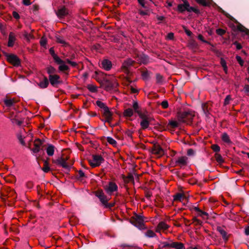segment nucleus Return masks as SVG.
Wrapping results in <instances>:
<instances>
[{"mask_svg": "<svg viewBox=\"0 0 249 249\" xmlns=\"http://www.w3.org/2000/svg\"><path fill=\"white\" fill-rule=\"evenodd\" d=\"M195 115L193 112L189 109L184 111H178L177 113L176 117L180 123H186L191 124Z\"/></svg>", "mask_w": 249, "mask_h": 249, "instance_id": "obj_1", "label": "nucleus"}, {"mask_svg": "<svg viewBox=\"0 0 249 249\" xmlns=\"http://www.w3.org/2000/svg\"><path fill=\"white\" fill-rule=\"evenodd\" d=\"M181 1L183 3L178 4L177 6V11L179 13H183L187 11L189 13L193 12L197 14H200L199 10L191 6L187 0H181Z\"/></svg>", "mask_w": 249, "mask_h": 249, "instance_id": "obj_2", "label": "nucleus"}, {"mask_svg": "<svg viewBox=\"0 0 249 249\" xmlns=\"http://www.w3.org/2000/svg\"><path fill=\"white\" fill-rule=\"evenodd\" d=\"M133 57L140 65H146L150 63V58L149 56L142 52L135 53Z\"/></svg>", "mask_w": 249, "mask_h": 249, "instance_id": "obj_3", "label": "nucleus"}, {"mask_svg": "<svg viewBox=\"0 0 249 249\" xmlns=\"http://www.w3.org/2000/svg\"><path fill=\"white\" fill-rule=\"evenodd\" d=\"M129 222L140 230L145 228L143 223V217L137 213H135L134 215L131 217Z\"/></svg>", "mask_w": 249, "mask_h": 249, "instance_id": "obj_4", "label": "nucleus"}, {"mask_svg": "<svg viewBox=\"0 0 249 249\" xmlns=\"http://www.w3.org/2000/svg\"><path fill=\"white\" fill-rule=\"evenodd\" d=\"M4 56L6 57V59L8 62L12 64L13 66L18 67L20 66L21 61L17 55L14 54H9L4 51H2Z\"/></svg>", "mask_w": 249, "mask_h": 249, "instance_id": "obj_5", "label": "nucleus"}, {"mask_svg": "<svg viewBox=\"0 0 249 249\" xmlns=\"http://www.w3.org/2000/svg\"><path fill=\"white\" fill-rule=\"evenodd\" d=\"M139 117L142 121L140 122V125L142 129L147 128L150 124V122L153 120L149 115L145 113H140Z\"/></svg>", "mask_w": 249, "mask_h": 249, "instance_id": "obj_6", "label": "nucleus"}, {"mask_svg": "<svg viewBox=\"0 0 249 249\" xmlns=\"http://www.w3.org/2000/svg\"><path fill=\"white\" fill-rule=\"evenodd\" d=\"M92 160H89V163L92 167H96L101 165L104 161V158L99 155H93Z\"/></svg>", "mask_w": 249, "mask_h": 249, "instance_id": "obj_7", "label": "nucleus"}, {"mask_svg": "<svg viewBox=\"0 0 249 249\" xmlns=\"http://www.w3.org/2000/svg\"><path fill=\"white\" fill-rule=\"evenodd\" d=\"M93 193L99 198L102 205L105 204V203L107 202V200H109L110 198L104 194L103 190L101 189H98L96 191H94Z\"/></svg>", "mask_w": 249, "mask_h": 249, "instance_id": "obj_8", "label": "nucleus"}, {"mask_svg": "<svg viewBox=\"0 0 249 249\" xmlns=\"http://www.w3.org/2000/svg\"><path fill=\"white\" fill-rule=\"evenodd\" d=\"M103 187L106 193L110 196L118 190L117 184L112 181L109 182L108 185H104Z\"/></svg>", "mask_w": 249, "mask_h": 249, "instance_id": "obj_9", "label": "nucleus"}, {"mask_svg": "<svg viewBox=\"0 0 249 249\" xmlns=\"http://www.w3.org/2000/svg\"><path fill=\"white\" fill-rule=\"evenodd\" d=\"M135 62V61L131 58H128L124 60L121 67L124 72L128 75L130 73L129 67L133 66Z\"/></svg>", "mask_w": 249, "mask_h": 249, "instance_id": "obj_10", "label": "nucleus"}, {"mask_svg": "<svg viewBox=\"0 0 249 249\" xmlns=\"http://www.w3.org/2000/svg\"><path fill=\"white\" fill-rule=\"evenodd\" d=\"M49 82H50L51 85L54 87H57L58 85L62 84V81L60 80V77L57 74L53 75H49Z\"/></svg>", "mask_w": 249, "mask_h": 249, "instance_id": "obj_11", "label": "nucleus"}, {"mask_svg": "<svg viewBox=\"0 0 249 249\" xmlns=\"http://www.w3.org/2000/svg\"><path fill=\"white\" fill-rule=\"evenodd\" d=\"M68 160V158H66L65 159L64 158L61 157L58 158L56 160H53V162L54 163H56L59 165L61 166L64 168L70 170V166L68 164L66 161Z\"/></svg>", "mask_w": 249, "mask_h": 249, "instance_id": "obj_12", "label": "nucleus"}, {"mask_svg": "<svg viewBox=\"0 0 249 249\" xmlns=\"http://www.w3.org/2000/svg\"><path fill=\"white\" fill-rule=\"evenodd\" d=\"M151 152L156 155L160 156L164 154V151L163 148L158 144L154 143L151 149Z\"/></svg>", "mask_w": 249, "mask_h": 249, "instance_id": "obj_13", "label": "nucleus"}, {"mask_svg": "<svg viewBox=\"0 0 249 249\" xmlns=\"http://www.w3.org/2000/svg\"><path fill=\"white\" fill-rule=\"evenodd\" d=\"M43 143V141L39 139H36L35 141L34 145V148L31 149L30 148V145H29L28 148L31 149L34 153H37L39 152L40 150V146Z\"/></svg>", "mask_w": 249, "mask_h": 249, "instance_id": "obj_14", "label": "nucleus"}, {"mask_svg": "<svg viewBox=\"0 0 249 249\" xmlns=\"http://www.w3.org/2000/svg\"><path fill=\"white\" fill-rule=\"evenodd\" d=\"M55 13L59 18H63L69 14L68 10L65 6L59 8Z\"/></svg>", "mask_w": 249, "mask_h": 249, "instance_id": "obj_15", "label": "nucleus"}, {"mask_svg": "<svg viewBox=\"0 0 249 249\" xmlns=\"http://www.w3.org/2000/svg\"><path fill=\"white\" fill-rule=\"evenodd\" d=\"M230 26L232 28V29L234 31H235L236 29L240 32L245 33L247 35L249 36V30L245 27L241 23H239V25H238L236 27L233 24H231Z\"/></svg>", "mask_w": 249, "mask_h": 249, "instance_id": "obj_16", "label": "nucleus"}, {"mask_svg": "<svg viewBox=\"0 0 249 249\" xmlns=\"http://www.w3.org/2000/svg\"><path fill=\"white\" fill-rule=\"evenodd\" d=\"M141 72L142 78L144 81H147L150 78L151 72L148 71L145 68H141L139 70Z\"/></svg>", "mask_w": 249, "mask_h": 249, "instance_id": "obj_17", "label": "nucleus"}, {"mask_svg": "<svg viewBox=\"0 0 249 249\" xmlns=\"http://www.w3.org/2000/svg\"><path fill=\"white\" fill-rule=\"evenodd\" d=\"M101 67L104 69L105 70L108 71L112 68V62L107 59H103L101 61Z\"/></svg>", "mask_w": 249, "mask_h": 249, "instance_id": "obj_18", "label": "nucleus"}, {"mask_svg": "<svg viewBox=\"0 0 249 249\" xmlns=\"http://www.w3.org/2000/svg\"><path fill=\"white\" fill-rule=\"evenodd\" d=\"M49 53H50V54L51 55V56L53 57L54 62L56 64H60V63H62L63 62V60H62L61 59H60L58 56V55L55 53V52H54L53 47H52L49 49Z\"/></svg>", "mask_w": 249, "mask_h": 249, "instance_id": "obj_19", "label": "nucleus"}, {"mask_svg": "<svg viewBox=\"0 0 249 249\" xmlns=\"http://www.w3.org/2000/svg\"><path fill=\"white\" fill-rule=\"evenodd\" d=\"M218 11L224 15L227 18H229L231 20L234 22L235 23L237 24V25L240 23L235 18H234L232 16L230 15L229 14L225 12L224 10H223L220 7L217 6Z\"/></svg>", "mask_w": 249, "mask_h": 249, "instance_id": "obj_20", "label": "nucleus"}, {"mask_svg": "<svg viewBox=\"0 0 249 249\" xmlns=\"http://www.w3.org/2000/svg\"><path fill=\"white\" fill-rule=\"evenodd\" d=\"M6 193L7 194L3 195L4 196L11 198V199L14 200H16L17 197V195L14 190L9 188L7 189Z\"/></svg>", "mask_w": 249, "mask_h": 249, "instance_id": "obj_21", "label": "nucleus"}, {"mask_svg": "<svg viewBox=\"0 0 249 249\" xmlns=\"http://www.w3.org/2000/svg\"><path fill=\"white\" fill-rule=\"evenodd\" d=\"M65 63V62L63 61V63L58 64L59 65L58 70L59 71L63 72L66 75H68L69 74L68 71H70V68L66 65Z\"/></svg>", "mask_w": 249, "mask_h": 249, "instance_id": "obj_22", "label": "nucleus"}, {"mask_svg": "<svg viewBox=\"0 0 249 249\" xmlns=\"http://www.w3.org/2000/svg\"><path fill=\"white\" fill-rule=\"evenodd\" d=\"M49 84V80L46 76H44L42 80L40 79L39 83H37V85L41 89H45L47 88Z\"/></svg>", "mask_w": 249, "mask_h": 249, "instance_id": "obj_23", "label": "nucleus"}, {"mask_svg": "<svg viewBox=\"0 0 249 249\" xmlns=\"http://www.w3.org/2000/svg\"><path fill=\"white\" fill-rule=\"evenodd\" d=\"M179 126V123L176 121L170 120L167 125V129L171 131H174L175 129Z\"/></svg>", "mask_w": 249, "mask_h": 249, "instance_id": "obj_24", "label": "nucleus"}, {"mask_svg": "<svg viewBox=\"0 0 249 249\" xmlns=\"http://www.w3.org/2000/svg\"><path fill=\"white\" fill-rule=\"evenodd\" d=\"M16 39V36L14 34L13 32H10L9 35L8 46L9 47H13Z\"/></svg>", "mask_w": 249, "mask_h": 249, "instance_id": "obj_25", "label": "nucleus"}, {"mask_svg": "<svg viewBox=\"0 0 249 249\" xmlns=\"http://www.w3.org/2000/svg\"><path fill=\"white\" fill-rule=\"evenodd\" d=\"M217 231L221 234L222 236L223 239L227 241L228 240L229 237L227 235V232L223 229V228L220 226L217 227Z\"/></svg>", "mask_w": 249, "mask_h": 249, "instance_id": "obj_26", "label": "nucleus"}, {"mask_svg": "<svg viewBox=\"0 0 249 249\" xmlns=\"http://www.w3.org/2000/svg\"><path fill=\"white\" fill-rule=\"evenodd\" d=\"M96 105L104 110V112H108L109 108L106 106V105L101 102V101L97 100L96 102Z\"/></svg>", "mask_w": 249, "mask_h": 249, "instance_id": "obj_27", "label": "nucleus"}, {"mask_svg": "<svg viewBox=\"0 0 249 249\" xmlns=\"http://www.w3.org/2000/svg\"><path fill=\"white\" fill-rule=\"evenodd\" d=\"M105 89L106 90H110L114 88V84L108 79H105Z\"/></svg>", "mask_w": 249, "mask_h": 249, "instance_id": "obj_28", "label": "nucleus"}, {"mask_svg": "<svg viewBox=\"0 0 249 249\" xmlns=\"http://www.w3.org/2000/svg\"><path fill=\"white\" fill-rule=\"evenodd\" d=\"M132 107L134 112L137 113L138 116L140 113H143L140 110V107L137 101H133Z\"/></svg>", "mask_w": 249, "mask_h": 249, "instance_id": "obj_29", "label": "nucleus"}, {"mask_svg": "<svg viewBox=\"0 0 249 249\" xmlns=\"http://www.w3.org/2000/svg\"><path fill=\"white\" fill-rule=\"evenodd\" d=\"M187 158L186 157H181L178 158L176 163L180 164L181 166L186 165L187 164Z\"/></svg>", "mask_w": 249, "mask_h": 249, "instance_id": "obj_30", "label": "nucleus"}, {"mask_svg": "<svg viewBox=\"0 0 249 249\" xmlns=\"http://www.w3.org/2000/svg\"><path fill=\"white\" fill-rule=\"evenodd\" d=\"M55 147L51 144H48L46 149V152L48 156H52L54 154Z\"/></svg>", "mask_w": 249, "mask_h": 249, "instance_id": "obj_31", "label": "nucleus"}, {"mask_svg": "<svg viewBox=\"0 0 249 249\" xmlns=\"http://www.w3.org/2000/svg\"><path fill=\"white\" fill-rule=\"evenodd\" d=\"M171 248H175L176 249H185L183 244L176 242L172 243Z\"/></svg>", "mask_w": 249, "mask_h": 249, "instance_id": "obj_32", "label": "nucleus"}, {"mask_svg": "<svg viewBox=\"0 0 249 249\" xmlns=\"http://www.w3.org/2000/svg\"><path fill=\"white\" fill-rule=\"evenodd\" d=\"M134 111L131 108H128L124 110V115L125 117H131L133 115Z\"/></svg>", "mask_w": 249, "mask_h": 249, "instance_id": "obj_33", "label": "nucleus"}, {"mask_svg": "<svg viewBox=\"0 0 249 249\" xmlns=\"http://www.w3.org/2000/svg\"><path fill=\"white\" fill-rule=\"evenodd\" d=\"M104 115H105L106 118L105 122H107L108 124H110V122L112 119V113L108 110V112H104Z\"/></svg>", "mask_w": 249, "mask_h": 249, "instance_id": "obj_34", "label": "nucleus"}, {"mask_svg": "<svg viewBox=\"0 0 249 249\" xmlns=\"http://www.w3.org/2000/svg\"><path fill=\"white\" fill-rule=\"evenodd\" d=\"M221 138L222 141L227 143H231L229 135L226 133H224L222 134Z\"/></svg>", "mask_w": 249, "mask_h": 249, "instance_id": "obj_35", "label": "nucleus"}, {"mask_svg": "<svg viewBox=\"0 0 249 249\" xmlns=\"http://www.w3.org/2000/svg\"><path fill=\"white\" fill-rule=\"evenodd\" d=\"M56 41L58 43L62 44L63 46H67L68 45V43H67L63 38V37L60 36H56Z\"/></svg>", "mask_w": 249, "mask_h": 249, "instance_id": "obj_36", "label": "nucleus"}, {"mask_svg": "<svg viewBox=\"0 0 249 249\" xmlns=\"http://www.w3.org/2000/svg\"><path fill=\"white\" fill-rule=\"evenodd\" d=\"M47 72L49 75H53L56 72V70L53 67L50 66L47 68Z\"/></svg>", "mask_w": 249, "mask_h": 249, "instance_id": "obj_37", "label": "nucleus"}, {"mask_svg": "<svg viewBox=\"0 0 249 249\" xmlns=\"http://www.w3.org/2000/svg\"><path fill=\"white\" fill-rule=\"evenodd\" d=\"M202 110L204 114L207 116L209 114V110L210 109V107L208 104H202Z\"/></svg>", "mask_w": 249, "mask_h": 249, "instance_id": "obj_38", "label": "nucleus"}, {"mask_svg": "<svg viewBox=\"0 0 249 249\" xmlns=\"http://www.w3.org/2000/svg\"><path fill=\"white\" fill-rule=\"evenodd\" d=\"M182 198H186V197L182 194L177 193L174 196V201H181Z\"/></svg>", "mask_w": 249, "mask_h": 249, "instance_id": "obj_39", "label": "nucleus"}, {"mask_svg": "<svg viewBox=\"0 0 249 249\" xmlns=\"http://www.w3.org/2000/svg\"><path fill=\"white\" fill-rule=\"evenodd\" d=\"M168 228V225L163 221L160 222L158 225V228L160 230H167Z\"/></svg>", "mask_w": 249, "mask_h": 249, "instance_id": "obj_40", "label": "nucleus"}, {"mask_svg": "<svg viewBox=\"0 0 249 249\" xmlns=\"http://www.w3.org/2000/svg\"><path fill=\"white\" fill-rule=\"evenodd\" d=\"M4 102L6 107H11L14 105L15 101L14 99H6L4 101Z\"/></svg>", "mask_w": 249, "mask_h": 249, "instance_id": "obj_41", "label": "nucleus"}, {"mask_svg": "<svg viewBox=\"0 0 249 249\" xmlns=\"http://www.w3.org/2000/svg\"><path fill=\"white\" fill-rule=\"evenodd\" d=\"M49 164L47 160L44 161V166L42 168V170L45 173H48L50 170V168L49 167Z\"/></svg>", "mask_w": 249, "mask_h": 249, "instance_id": "obj_42", "label": "nucleus"}, {"mask_svg": "<svg viewBox=\"0 0 249 249\" xmlns=\"http://www.w3.org/2000/svg\"><path fill=\"white\" fill-rule=\"evenodd\" d=\"M197 3L201 4L204 6H209L211 3L206 0H196Z\"/></svg>", "mask_w": 249, "mask_h": 249, "instance_id": "obj_43", "label": "nucleus"}, {"mask_svg": "<svg viewBox=\"0 0 249 249\" xmlns=\"http://www.w3.org/2000/svg\"><path fill=\"white\" fill-rule=\"evenodd\" d=\"M156 81L157 83L159 84H162L163 82V77L160 73L156 74Z\"/></svg>", "mask_w": 249, "mask_h": 249, "instance_id": "obj_44", "label": "nucleus"}, {"mask_svg": "<svg viewBox=\"0 0 249 249\" xmlns=\"http://www.w3.org/2000/svg\"><path fill=\"white\" fill-rule=\"evenodd\" d=\"M107 142L113 146H116L117 144L116 141L110 137H107Z\"/></svg>", "mask_w": 249, "mask_h": 249, "instance_id": "obj_45", "label": "nucleus"}, {"mask_svg": "<svg viewBox=\"0 0 249 249\" xmlns=\"http://www.w3.org/2000/svg\"><path fill=\"white\" fill-rule=\"evenodd\" d=\"M145 235L148 237H154L156 236V233L151 230H148L145 233Z\"/></svg>", "mask_w": 249, "mask_h": 249, "instance_id": "obj_46", "label": "nucleus"}, {"mask_svg": "<svg viewBox=\"0 0 249 249\" xmlns=\"http://www.w3.org/2000/svg\"><path fill=\"white\" fill-rule=\"evenodd\" d=\"M88 89L92 92H95L97 91V87L92 85H88L87 86Z\"/></svg>", "mask_w": 249, "mask_h": 249, "instance_id": "obj_47", "label": "nucleus"}, {"mask_svg": "<svg viewBox=\"0 0 249 249\" xmlns=\"http://www.w3.org/2000/svg\"><path fill=\"white\" fill-rule=\"evenodd\" d=\"M215 157L216 161L218 163H221L223 162L224 161H223V158L220 154H215Z\"/></svg>", "mask_w": 249, "mask_h": 249, "instance_id": "obj_48", "label": "nucleus"}, {"mask_svg": "<svg viewBox=\"0 0 249 249\" xmlns=\"http://www.w3.org/2000/svg\"><path fill=\"white\" fill-rule=\"evenodd\" d=\"M189 46L192 49H196L197 47V44L195 40H192L189 42Z\"/></svg>", "mask_w": 249, "mask_h": 249, "instance_id": "obj_49", "label": "nucleus"}, {"mask_svg": "<svg viewBox=\"0 0 249 249\" xmlns=\"http://www.w3.org/2000/svg\"><path fill=\"white\" fill-rule=\"evenodd\" d=\"M216 33L217 35L221 36L225 34L226 31L224 29L218 28L216 30Z\"/></svg>", "mask_w": 249, "mask_h": 249, "instance_id": "obj_50", "label": "nucleus"}, {"mask_svg": "<svg viewBox=\"0 0 249 249\" xmlns=\"http://www.w3.org/2000/svg\"><path fill=\"white\" fill-rule=\"evenodd\" d=\"M109 200H107V202L105 203V204H103L105 208H109L113 207L114 206L115 203H108V201Z\"/></svg>", "mask_w": 249, "mask_h": 249, "instance_id": "obj_51", "label": "nucleus"}, {"mask_svg": "<svg viewBox=\"0 0 249 249\" xmlns=\"http://www.w3.org/2000/svg\"><path fill=\"white\" fill-rule=\"evenodd\" d=\"M231 95H227L224 100V105L226 106V105L229 104L230 101V100H231Z\"/></svg>", "mask_w": 249, "mask_h": 249, "instance_id": "obj_52", "label": "nucleus"}, {"mask_svg": "<svg viewBox=\"0 0 249 249\" xmlns=\"http://www.w3.org/2000/svg\"><path fill=\"white\" fill-rule=\"evenodd\" d=\"M236 59L238 61V63L240 64V66H243L244 62L240 56L236 55Z\"/></svg>", "mask_w": 249, "mask_h": 249, "instance_id": "obj_53", "label": "nucleus"}, {"mask_svg": "<svg viewBox=\"0 0 249 249\" xmlns=\"http://www.w3.org/2000/svg\"><path fill=\"white\" fill-rule=\"evenodd\" d=\"M40 44L41 46H45L47 44V39L44 37H42L40 40Z\"/></svg>", "mask_w": 249, "mask_h": 249, "instance_id": "obj_54", "label": "nucleus"}, {"mask_svg": "<svg viewBox=\"0 0 249 249\" xmlns=\"http://www.w3.org/2000/svg\"><path fill=\"white\" fill-rule=\"evenodd\" d=\"M212 149L214 152H217L220 151V147L217 144H213L212 145Z\"/></svg>", "mask_w": 249, "mask_h": 249, "instance_id": "obj_55", "label": "nucleus"}, {"mask_svg": "<svg viewBox=\"0 0 249 249\" xmlns=\"http://www.w3.org/2000/svg\"><path fill=\"white\" fill-rule=\"evenodd\" d=\"M187 155L189 156H194L195 155L196 152L193 149H189L187 150Z\"/></svg>", "mask_w": 249, "mask_h": 249, "instance_id": "obj_56", "label": "nucleus"}, {"mask_svg": "<svg viewBox=\"0 0 249 249\" xmlns=\"http://www.w3.org/2000/svg\"><path fill=\"white\" fill-rule=\"evenodd\" d=\"M161 106L164 109L167 108L168 107V102L167 100L162 101L161 103Z\"/></svg>", "mask_w": 249, "mask_h": 249, "instance_id": "obj_57", "label": "nucleus"}, {"mask_svg": "<svg viewBox=\"0 0 249 249\" xmlns=\"http://www.w3.org/2000/svg\"><path fill=\"white\" fill-rule=\"evenodd\" d=\"M126 178L128 179V181L134 182V177L132 173H128Z\"/></svg>", "mask_w": 249, "mask_h": 249, "instance_id": "obj_58", "label": "nucleus"}, {"mask_svg": "<svg viewBox=\"0 0 249 249\" xmlns=\"http://www.w3.org/2000/svg\"><path fill=\"white\" fill-rule=\"evenodd\" d=\"M18 139L19 140L20 143L22 145H25V142L23 140V139L22 138V137L21 135H18Z\"/></svg>", "mask_w": 249, "mask_h": 249, "instance_id": "obj_59", "label": "nucleus"}, {"mask_svg": "<svg viewBox=\"0 0 249 249\" xmlns=\"http://www.w3.org/2000/svg\"><path fill=\"white\" fill-rule=\"evenodd\" d=\"M11 121L12 122V123H16L18 126H20L23 123V121H18L15 118L11 119Z\"/></svg>", "mask_w": 249, "mask_h": 249, "instance_id": "obj_60", "label": "nucleus"}, {"mask_svg": "<svg viewBox=\"0 0 249 249\" xmlns=\"http://www.w3.org/2000/svg\"><path fill=\"white\" fill-rule=\"evenodd\" d=\"M244 91L245 93L249 95V85L246 84L244 87Z\"/></svg>", "mask_w": 249, "mask_h": 249, "instance_id": "obj_61", "label": "nucleus"}, {"mask_svg": "<svg viewBox=\"0 0 249 249\" xmlns=\"http://www.w3.org/2000/svg\"><path fill=\"white\" fill-rule=\"evenodd\" d=\"M183 29H184V31H185V33L186 34V35L188 36H191L193 34L192 33L190 30L187 29V28L185 26H183Z\"/></svg>", "mask_w": 249, "mask_h": 249, "instance_id": "obj_62", "label": "nucleus"}, {"mask_svg": "<svg viewBox=\"0 0 249 249\" xmlns=\"http://www.w3.org/2000/svg\"><path fill=\"white\" fill-rule=\"evenodd\" d=\"M233 44H234V45H236V49L237 50H240L242 48V45L240 43H239L237 41H234L233 43Z\"/></svg>", "mask_w": 249, "mask_h": 249, "instance_id": "obj_63", "label": "nucleus"}, {"mask_svg": "<svg viewBox=\"0 0 249 249\" xmlns=\"http://www.w3.org/2000/svg\"><path fill=\"white\" fill-rule=\"evenodd\" d=\"M12 15L13 17L16 19H18L20 18L19 14L16 11H13Z\"/></svg>", "mask_w": 249, "mask_h": 249, "instance_id": "obj_64", "label": "nucleus"}]
</instances>
